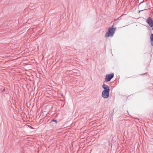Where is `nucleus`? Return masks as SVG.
<instances>
[{
  "mask_svg": "<svg viewBox=\"0 0 153 153\" xmlns=\"http://www.w3.org/2000/svg\"><path fill=\"white\" fill-rule=\"evenodd\" d=\"M102 88L104 89L102 92V97L104 98H107L109 96L110 89L109 86L105 84H103Z\"/></svg>",
  "mask_w": 153,
  "mask_h": 153,
  "instance_id": "obj_1",
  "label": "nucleus"
},
{
  "mask_svg": "<svg viewBox=\"0 0 153 153\" xmlns=\"http://www.w3.org/2000/svg\"><path fill=\"white\" fill-rule=\"evenodd\" d=\"M116 30L115 28H109L108 31L106 33L105 37H108L109 36H112Z\"/></svg>",
  "mask_w": 153,
  "mask_h": 153,
  "instance_id": "obj_2",
  "label": "nucleus"
},
{
  "mask_svg": "<svg viewBox=\"0 0 153 153\" xmlns=\"http://www.w3.org/2000/svg\"><path fill=\"white\" fill-rule=\"evenodd\" d=\"M114 76V74L111 73L110 74H107L105 76V81L106 82L109 81Z\"/></svg>",
  "mask_w": 153,
  "mask_h": 153,
  "instance_id": "obj_3",
  "label": "nucleus"
},
{
  "mask_svg": "<svg viewBox=\"0 0 153 153\" xmlns=\"http://www.w3.org/2000/svg\"><path fill=\"white\" fill-rule=\"evenodd\" d=\"M146 22L150 27H152L153 26V21L151 18L149 17L148 18Z\"/></svg>",
  "mask_w": 153,
  "mask_h": 153,
  "instance_id": "obj_4",
  "label": "nucleus"
},
{
  "mask_svg": "<svg viewBox=\"0 0 153 153\" xmlns=\"http://www.w3.org/2000/svg\"><path fill=\"white\" fill-rule=\"evenodd\" d=\"M150 40L151 45L152 46H153V33L151 35Z\"/></svg>",
  "mask_w": 153,
  "mask_h": 153,
  "instance_id": "obj_5",
  "label": "nucleus"
},
{
  "mask_svg": "<svg viewBox=\"0 0 153 153\" xmlns=\"http://www.w3.org/2000/svg\"><path fill=\"white\" fill-rule=\"evenodd\" d=\"M52 121H54V122H55L56 123H57V121H56V120H52Z\"/></svg>",
  "mask_w": 153,
  "mask_h": 153,
  "instance_id": "obj_6",
  "label": "nucleus"
}]
</instances>
